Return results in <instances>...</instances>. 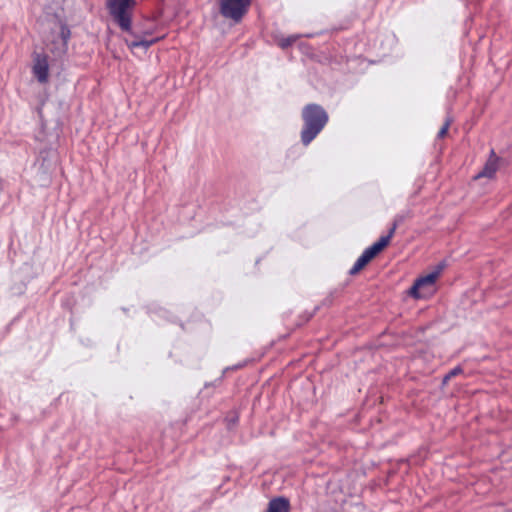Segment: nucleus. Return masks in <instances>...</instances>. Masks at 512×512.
Segmentation results:
<instances>
[{
	"mask_svg": "<svg viewBox=\"0 0 512 512\" xmlns=\"http://www.w3.org/2000/svg\"><path fill=\"white\" fill-rule=\"evenodd\" d=\"M106 5L109 14L120 29L134 37L132 41L125 40L131 50L138 47L147 50L159 40V38L147 39L145 35H137L132 30V11L136 6L135 0H107Z\"/></svg>",
	"mask_w": 512,
	"mask_h": 512,
	"instance_id": "f257e3e1",
	"label": "nucleus"
},
{
	"mask_svg": "<svg viewBox=\"0 0 512 512\" xmlns=\"http://www.w3.org/2000/svg\"><path fill=\"white\" fill-rule=\"evenodd\" d=\"M302 119L304 124L301 130V142L308 146L323 130L329 117L320 105L311 103L303 108Z\"/></svg>",
	"mask_w": 512,
	"mask_h": 512,
	"instance_id": "f03ea898",
	"label": "nucleus"
},
{
	"mask_svg": "<svg viewBox=\"0 0 512 512\" xmlns=\"http://www.w3.org/2000/svg\"><path fill=\"white\" fill-rule=\"evenodd\" d=\"M439 276V271L435 270L431 273L416 279L413 286L409 290V294L416 298H427L435 292V282Z\"/></svg>",
	"mask_w": 512,
	"mask_h": 512,
	"instance_id": "7ed1b4c3",
	"label": "nucleus"
},
{
	"mask_svg": "<svg viewBox=\"0 0 512 512\" xmlns=\"http://www.w3.org/2000/svg\"><path fill=\"white\" fill-rule=\"evenodd\" d=\"M250 4L251 0H221L220 12L225 18L237 23L247 13Z\"/></svg>",
	"mask_w": 512,
	"mask_h": 512,
	"instance_id": "20e7f679",
	"label": "nucleus"
},
{
	"mask_svg": "<svg viewBox=\"0 0 512 512\" xmlns=\"http://www.w3.org/2000/svg\"><path fill=\"white\" fill-rule=\"evenodd\" d=\"M32 72L39 83H47L49 77V62L45 54H36Z\"/></svg>",
	"mask_w": 512,
	"mask_h": 512,
	"instance_id": "39448f33",
	"label": "nucleus"
},
{
	"mask_svg": "<svg viewBox=\"0 0 512 512\" xmlns=\"http://www.w3.org/2000/svg\"><path fill=\"white\" fill-rule=\"evenodd\" d=\"M498 160L499 159L496 156L494 150H491V155H490L488 161L486 162L482 171H480L475 176V178H482V177L492 178L498 169Z\"/></svg>",
	"mask_w": 512,
	"mask_h": 512,
	"instance_id": "423d86ee",
	"label": "nucleus"
},
{
	"mask_svg": "<svg viewBox=\"0 0 512 512\" xmlns=\"http://www.w3.org/2000/svg\"><path fill=\"white\" fill-rule=\"evenodd\" d=\"M290 503L285 497H276L269 501L267 512H289Z\"/></svg>",
	"mask_w": 512,
	"mask_h": 512,
	"instance_id": "0eeeda50",
	"label": "nucleus"
},
{
	"mask_svg": "<svg viewBox=\"0 0 512 512\" xmlns=\"http://www.w3.org/2000/svg\"><path fill=\"white\" fill-rule=\"evenodd\" d=\"M387 239L379 238L377 242L373 245L367 247L368 251L375 257L378 253H380L387 246Z\"/></svg>",
	"mask_w": 512,
	"mask_h": 512,
	"instance_id": "6e6552de",
	"label": "nucleus"
},
{
	"mask_svg": "<svg viewBox=\"0 0 512 512\" xmlns=\"http://www.w3.org/2000/svg\"><path fill=\"white\" fill-rule=\"evenodd\" d=\"M366 264L367 261H365L363 257L359 256L354 265L351 267L349 273L351 275L357 274Z\"/></svg>",
	"mask_w": 512,
	"mask_h": 512,
	"instance_id": "1a4fd4ad",
	"label": "nucleus"
},
{
	"mask_svg": "<svg viewBox=\"0 0 512 512\" xmlns=\"http://www.w3.org/2000/svg\"><path fill=\"white\" fill-rule=\"evenodd\" d=\"M463 372V369L461 366H456L453 369H451L444 377H443V384H446L452 377H455Z\"/></svg>",
	"mask_w": 512,
	"mask_h": 512,
	"instance_id": "9d476101",
	"label": "nucleus"
},
{
	"mask_svg": "<svg viewBox=\"0 0 512 512\" xmlns=\"http://www.w3.org/2000/svg\"><path fill=\"white\" fill-rule=\"evenodd\" d=\"M298 37H299L298 35H291L286 38H282L279 41V46L283 49L288 48L298 39Z\"/></svg>",
	"mask_w": 512,
	"mask_h": 512,
	"instance_id": "9b49d317",
	"label": "nucleus"
},
{
	"mask_svg": "<svg viewBox=\"0 0 512 512\" xmlns=\"http://www.w3.org/2000/svg\"><path fill=\"white\" fill-rule=\"evenodd\" d=\"M397 227H398V222H397V221H393L392 226H391V228L389 229V231H388L387 235L381 236L380 238H382V239H387V244H389V242H390L391 238H392V237L394 236V234H395V231H396Z\"/></svg>",
	"mask_w": 512,
	"mask_h": 512,
	"instance_id": "f8f14e48",
	"label": "nucleus"
},
{
	"mask_svg": "<svg viewBox=\"0 0 512 512\" xmlns=\"http://www.w3.org/2000/svg\"><path fill=\"white\" fill-rule=\"evenodd\" d=\"M450 124H451V119H446L445 123L443 124V126L441 127V129L439 130V132L437 134L438 138L444 137V135L447 133V131L450 127Z\"/></svg>",
	"mask_w": 512,
	"mask_h": 512,
	"instance_id": "ddd939ff",
	"label": "nucleus"
},
{
	"mask_svg": "<svg viewBox=\"0 0 512 512\" xmlns=\"http://www.w3.org/2000/svg\"><path fill=\"white\" fill-rule=\"evenodd\" d=\"M360 256L363 257L367 263H369L374 258L367 248L362 252Z\"/></svg>",
	"mask_w": 512,
	"mask_h": 512,
	"instance_id": "4468645a",
	"label": "nucleus"
},
{
	"mask_svg": "<svg viewBox=\"0 0 512 512\" xmlns=\"http://www.w3.org/2000/svg\"><path fill=\"white\" fill-rule=\"evenodd\" d=\"M61 34H62V38L64 39V41H65V42H66V41L68 40V38L70 37V31H69V29H67L66 27H62Z\"/></svg>",
	"mask_w": 512,
	"mask_h": 512,
	"instance_id": "2eb2a0df",
	"label": "nucleus"
},
{
	"mask_svg": "<svg viewBox=\"0 0 512 512\" xmlns=\"http://www.w3.org/2000/svg\"><path fill=\"white\" fill-rule=\"evenodd\" d=\"M393 221H397L398 222V225L400 223H402L404 221V216L403 215H397Z\"/></svg>",
	"mask_w": 512,
	"mask_h": 512,
	"instance_id": "dca6fc26",
	"label": "nucleus"
},
{
	"mask_svg": "<svg viewBox=\"0 0 512 512\" xmlns=\"http://www.w3.org/2000/svg\"><path fill=\"white\" fill-rule=\"evenodd\" d=\"M239 367H241V365H237V366H233V367H228V368H226V370H229V369H237V368H239Z\"/></svg>",
	"mask_w": 512,
	"mask_h": 512,
	"instance_id": "f3484780",
	"label": "nucleus"
}]
</instances>
